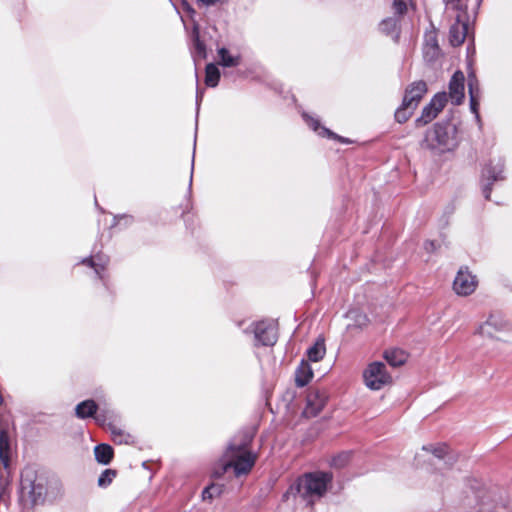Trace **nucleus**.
I'll return each instance as SVG.
<instances>
[{"label":"nucleus","mask_w":512,"mask_h":512,"mask_svg":"<svg viewBox=\"0 0 512 512\" xmlns=\"http://www.w3.org/2000/svg\"><path fill=\"white\" fill-rule=\"evenodd\" d=\"M459 144L458 128L453 122L437 123L425 133L421 142L422 148L436 154L454 150Z\"/></svg>","instance_id":"f257e3e1"},{"label":"nucleus","mask_w":512,"mask_h":512,"mask_svg":"<svg viewBox=\"0 0 512 512\" xmlns=\"http://www.w3.org/2000/svg\"><path fill=\"white\" fill-rule=\"evenodd\" d=\"M45 479L33 467H25L21 472L19 502L23 509H33L44 501Z\"/></svg>","instance_id":"f03ea898"},{"label":"nucleus","mask_w":512,"mask_h":512,"mask_svg":"<svg viewBox=\"0 0 512 512\" xmlns=\"http://www.w3.org/2000/svg\"><path fill=\"white\" fill-rule=\"evenodd\" d=\"M333 475L330 472L315 471L304 474L297 483V492L302 500L312 505L322 498L331 486Z\"/></svg>","instance_id":"7ed1b4c3"},{"label":"nucleus","mask_w":512,"mask_h":512,"mask_svg":"<svg viewBox=\"0 0 512 512\" xmlns=\"http://www.w3.org/2000/svg\"><path fill=\"white\" fill-rule=\"evenodd\" d=\"M248 442L249 439H245L240 444L231 443L229 445L221 474L231 467L237 476L247 474L252 469L256 461V455L247 450Z\"/></svg>","instance_id":"20e7f679"},{"label":"nucleus","mask_w":512,"mask_h":512,"mask_svg":"<svg viewBox=\"0 0 512 512\" xmlns=\"http://www.w3.org/2000/svg\"><path fill=\"white\" fill-rule=\"evenodd\" d=\"M365 385L371 390H380L385 385L391 383V376L386 371L385 364L382 362H373L363 372Z\"/></svg>","instance_id":"39448f33"},{"label":"nucleus","mask_w":512,"mask_h":512,"mask_svg":"<svg viewBox=\"0 0 512 512\" xmlns=\"http://www.w3.org/2000/svg\"><path fill=\"white\" fill-rule=\"evenodd\" d=\"M257 345L273 346L277 342V328L272 320H262L251 325Z\"/></svg>","instance_id":"423d86ee"},{"label":"nucleus","mask_w":512,"mask_h":512,"mask_svg":"<svg viewBox=\"0 0 512 512\" xmlns=\"http://www.w3.org/2000/svg\"><path fill=\"white\" fill-rule=\"evenodd\" d=\"M477 498L485 510L507 508L505 493L498 488L485 489L477 495Z\"/></svg>","instance_id":"0eeeda50"},{"label":"nucleus","mask_w":512,"mask_h":512,"mask_svg":"<svg viewBox=\"0 0 512 512\" xmlns=\"http://www.w3.org/2000/svg\"><path fill=\"white\" fill-rule=\"evenodd\" d=\"M477 284L476 276L467 268H461L454 279L453 289L460 296H468L475 291Z\"/></svg>","instance_id":"6e6552de"},{"label":"nucleus","mask_w":512,"mask_h":512,"mask_svg":"<svg viewBox=\"0 0 512 512\" xmlns=\"http://www.w3.org/2000/svg\"><path fill=\"white\" fill-rule=\"evenodd\" d=\"M327 399L328 397L325 391L311 389L306 397V406L303 410V416L306 418L316 417L324 408Z\"/></svg>","instance_id":"1a4fd4ad"},{"label":"nucleus","mask_w":512,"mask_h":512,"mask_svg":"<svg viewBox=\"0 0 512 512\" xmlns=\"http://www.w3.org/2000/svg\"><path fill=\"white\" fill-rule=\"evenodd\" d=\"M504 171V163L501 160H498L496 163L490 162L482 171V177L487 181L486 184L483 185V194L486 199L490 198V193L492 190V185L495 181L503 180L504 176L502 175Z\"/></svg>","instance_id":"9d476101"},{"label":"nucleus","mask_w":512,"mask_h":512,"mask_svg":"<svg viewBox=\"0 0 512 512\" xmlns=\"http://www.w3.org/2000/svg\"><path fill=\"white\" fill-rule=\"evenodd\" d=\"M511 325L501 317L491 315L484 323H482L476 333L483 337L493 338L496 332L508 331Z\"/></svg>","instance_id":"9b49d317"},{"label":"nucleus","mask_w":512,"mask_h":512,"mask_svg":"<svg viewBox=\"0 0 512 512\" xmlns=\"http://www.w3.org/2000/svg\"><path fill=\"white\" fill-rule=\"evenodd\" d=\"M427 92L426 82L419 80L411 83L405 90L403 102L406 107L416 109L420 100Z\"/></svg>","instance_id":"f8f14e48"},{"label":"nucleus","mask_w":512,"mask_h":512,"mask_svg":"<svg viewBox=\"0 0 512 512\" xmlns=\"http://www.w3.org/2000/svg\"><path fill=\"white\" fill-rule=\"evenodd\" d=\"M441 50L438 44L437 33L434 30L427 31L424 35L423 57L426 62H434L439 58Z\"/></svg>","instance_id":"ddd939ff"},{"label":"nucleus","mask_w":512,"mask_h":512,"mask_svg":"<svg viewBox=\"0 0 512 512\" xmlns=\"http://www.w3.org/2000/svg\"><path fill=\"white\" fill-rule=\"evenodd\" d=\"M464 81L463 72L456 71L449 83V97L455 105L461 104L464 99Z\"/></svg>","instance_id":"4468645a"},{"label":"nucleus","mask_w":512,"mask_h":512,"mask_svg":"<svg viewBox=\"0 0 512 512\" xmlns=\"http://www.w3.org/2000/svg\"><path fill=\"white\" fill-rule=\"evenodd\" d=\"M468 24L461 19V15H457L456 22L450 27L449 41L452 46L461 45L467 36Z\"/></svg>","instance_id":"2eb2a0df"},{"label":"nucleus","mask_w":512,"mask_h":512,"mask_svg":"<svg viewBox=\"0 0 512 512\" xmlns=\"http://www.w3.org/2000/svg\"><path fill=\"white\" fill-rule=\"evenodd\" d=\"M381 33L390 36L394 42L400 38V19L397 16H391L383 19L379 24Z\"/></svg>","instance_id":"dca6fc26"},{"label":"nucleus","mask_w":512,"mask_h":512,"mask_svg":"<svg viewBox=\"0 0 512 512\" xmlns=\"http://www.w3.org/2000/svg\"><path fill=\"white\" fill-rule=\"evenodd\" d=\"M302 116H303L305 122L307 123V125H309L313 129V131H315L318 135L323 136V137L338 139L340 141L346 142V140L337 136L334 132H332L328 128L322 126L318 119H316L312 116H309L307 113H303Z\"/></svg>","instance_id":"f3484780"},{"label":"nucleus","mask_w":512,"mask_h":512,"mask_svg":"<svg viewBox=\"0 0 512 512\" xmlns=\"http://www.w3.org/2000/svg\"><path fill=\"white\" fill-rule=\"evenodd\" d=\"M97 411L98 405L91 399L82 401L75 407V414L79 419L94 417Z\"/></svg>","instance_id":"a211bd4d"},{"label":"nucleus","mask_w":512,"mask_h":512,"mask_svg":"<svg viewBox=\"0 0 512 512\" xmlns=\"http://www.w3.org/2000/svg\"><path fill=\"white\" fill-rule=\"evenodd\" d=\"M313 377V372L310 365L302 361L296 371L295 382L298 387H303L309 383Z\"/></svg>","instance_id":"6ab92c4d"},{"label":"nucleus","mask_w":512,"mask_h":512,"mask_svg":"<svg viewBox=\"0 0 512 512\" xmlns=\"http://www.w3.org/2000/svg\"><path fill=\"white\" fill-rule=\"evenodd\" d=\"M10 441L8 433L0 428V463L7 468L9 465Z\"/></svg>","instance_id":"aec40b11"},{"label":"nucleus","mask_w":512,"mask_h":512,"mask_svg":"<svg viewBox=\"0 0 512 512\" xmlns=\"http://www.w3.org/2000/svg\"><path fill=\"white\" fill-rule=\"evenodd\" d=\"M384 358L393 367L403 365L407 360V354L401 349H391L385 352Z\"/></svg>","instance_id":"412c9836"},{"label":"nucleus","mask_w":512,"mask_h":512,"mask_svg":"<svg viewBox=\"0 0 512 512\" xmlns=\"http://www.w3.org/2000/svg\"><path fill=\"white\" fill-rule=\"evenodd\" d=\"M96 460L104 465H107L113 457V449L107 444L97 445L94 449Z\"/></svg>","instance_id":"4be33fe9"},{"label":"nucleus","mask_w":512,"mask_h":512,"mask_svg":"<svg viewBox=\"0 0 512 512\" xmlns=\"http://www.w3.org/2000/svg\"><path fill=\"white\" fill-rule=\"evenodd\" d=\"M326 353L324 340H318L312 347L307 350L308 359L312 362L320 361Z\"/></svg>","instance_id":"5701e85b"},{"label":"nucleus","mask_w":512,"mask_h":512,"mask_svg":"<svg viewBox=\"0 0 512 512\" xmlns=\"http://www.w3.org/2000/svg\"><path fill=\"white\" fill-rule=\"evenodd\" d=\"M220 80V71L212 63L208 64L205 69V84L209 87H216Z\"/></svg>","instance_id":"b1692460"},{"label":"nucleus","mask_w":512,"mask_h":512,"mask_svg":"<svg viewBox=\"0 0 512 512\" xmlns=\"http://www.w3.org/2000/svg\"><path fill=\"white\" fill-rule=\"evenodd\" d=\"M107 262L108 260L100 255H97L95 259L90 257L82 260L83 264L90 266L95 270V273L99 276V278H102L101 270H104Z\"/></svg>","instance_id":"393cba45"},{"label":"nucleus","mask_w":512,"mask_h":512,"mask_svg":"<svg viewBox=\"0 0 512 512\" xmlns=\"http://www.w3.org/2000/svg\"><path fill=\"white\" fill-rule=\"evenodd\" d=\"M220 57V64L225 67H234L239 64V57L231 56L226 48H220L218 50Z\"/></svg>","instance_id":"a878e982"},{"label":"nucleus","mask_w":512,"mask_h":512,"mask_svg":"<svg viewBox=\"0 0 512 512\" xmlns=\"http://www.w3.org/2000/svg\"><path fill=\"white\" fill-rule=\"evenodd\" d=\"M109 430L112 434L113 441L117 444L129 443L131 436L129 434H125L121 429L117 428L115 425L109 423Z\"/></svg>","instance_id":"bb28decb"},{"label":"nucleus","mask_w":512,"mask_h":512,"mask_svg":"<svg viewBox=\"0 0 512 512\" xmlns=\"http://www.w3.org/2000/svg\"><path fill=\"white\" fill-rule=\"evenodd\" d=\"M350 458V452H341L331 459L330 465L337 469L344 468L350 462Z\"/></svg>","instance_id":"cd10ccee"},{"label":"nucleus","mask_w":512,"mask_h":512,"mask_svg":"<svg viewBox=\"0 0 512 512\" xmlns=\"http://www.w3.org/2000/svg\"><path fill=\"white\" fill-rule=\"evenodd\" d=\"M448 100V95L445 92L437 93L432 100L430 101V105L434 108L438 114L443 110Z\"/></svg>","instance_id":"c85d7f7f"},{"label":"nucleus","mask_w":512,"mask_h":512,"mask_svg":"<svg viewBox=\"0 0 512 512\" xmlns=\"http://www.w3.org/2000/svg\"><path fill=\"white\" fill-rule=\"evenodd\" d=\"M423 451L429 452L438 459H443L447 454V446L444 444L438 445H425L422 447Z\"/></svg>","instance_id":"c756f323"},{"label":"nucleus","mask_w":512,"mask_h":512,"mask_svg":"<svg viewBox=\"0 0 512 512\" xmlns=\"http://www.w3.org/2000/svg\"><path fill=\"white\" fill-rule=\"evenodd\" d=\"M414 110L415 109H410L409 107H406L405 103L402 102V105L395 112V119L399 123H404L411 117Z\"/></svg>","instance_id":"7c9ffc66"},{"label":"nucleus","mask_w":512,"mask_h":512,"mask_svg":"<svg viewBox=\"0 0 512 512\" xmlns=\"http://www.w3.org/2000/svg\"><path fill=\"white\" fill-rule=\"evenodd\" d=\"M438 113L434 111V108L431 107L430 104L425 106L422 110L421 116L417 119L418 123L427 124L430 121H432L434 118H436Z\"/></svg>","instance_id":"2f4dec72"},{"label":"nucleus","mask_w":512,"mask_h":512,"mask_svg":"<svg viewBox=\"0 0 512 512\" xmlns=\"http://www.w3.org/2000/svg\"><path fill=\"white\" fill-rule=\"evenodd\" d=\"M222 493V487L217 484H212L206 487L202 492L203 500H211L213 497L218 496Z\"/></svg>","instance_id":"473e14b6"},{"label":"nucleus","mask_w":512,"mask_h":512,"mask_svg":"<svg viewBox=\"0 0 512 512\" xmlns=\"http://www.w3.org/2000/svg\"><path fill=\"white\" fill-rule=\"evenodd\" d=\"M113 415V411L109 409H103L100 410L99 412H96V414L94 415V419L97 424L103 426L106 424L107 421H110L113 418Z\"/></svg>","instance_id":"72a5a7b5"},{"label":"nucleus","mask_w":512,"mask_h":512,"mask_svg":"<svg viewBox=\"0 0 512 512\" xmlns=\"http://www.w3.org/2000/svg\"><path fill=\"white\" fill-rule=\"evenodd\" d=\"M116 476V471L112 469H106L98 478V485L105 487L109 485Z\"/></svg>","instance_id":"f704fd0d"},{"label":"nucleus","mask_w":512,"mask_h":512,"mask_svg":"<svg viewBox=\"0 0 512 512\" xmlns=\"http://www.w3.org/2000/svg\"><path fill=\"white\" fill-rule=\"evenodd\" d=\"M407 1L406 0H394L392 3V10L394 16L401 17L407 12Z\"/></svg>","instance_id":"c9c22d12"},{"label":"nucleus","mask_w":512,"mask_h":512,"mask_svg":"<svg viewBox=\"0 0 512 512\" xmlns=\"http://www.w3.org/2000/svg\"><path fill=\"white\" fill-rule=\"evenodd\" d=\"M468 88H469V96L472 97H480V89L478 85V80L475 76H469L468 81Z\"/></svg>","instance_id":"e433bc0d"},{"label":"nucleus","mask_w":512,"mask_h":512,"mask_svg":"<svg viewBox=\"0 0 512 512\" xmlns=\"http://www.w3.org/2000/svg\"><path fill=\"white\" fill-rule=\"evenodd\" d=\"M194 48H195V53L197 54L198 57L200 58H204L205 57V45L203 42H201L199 40L198 37L195 38L194 40Z\"/></svg>","instance_id":"4c0bfd02"},{"label":"nucleus","mask_w":512,"mask_h":512,"mask_svg":"<svg viewBox=\"0 0 512 512\" xmlns=\"http://www.w3.org/2000/svg\"><path fill=\"white\" fill-rule=\"evenodd\" d=\"M479 99H480V97H473V96L470 97V109L476 115L477 118H479V114H478Z\"/></svg>","instance_id":"58836bf2"},{"label":"nucleus","mask_w":512,"mask_h":512,"mask_svg":"<svg viewBox=\"0 0 512 512\" xmlns=\"http://www.w3.org/2000/svg\"><path fill=\"white\" fill-rule=\"evenodd\" d=\"M446 7L454 10H461L462 5L460 0H444Z\"/></svg>","instance_id":"ea45409f"},{"label":"nucleus","mask_w":512,"mask_h":512,"mask_svg":"<svg viewBox=\"0 0 512 512\" xmlns=\"http://www.w3.org/2000/svg\"><path fill=\"white\" fill-rule=\"evenodd\" d=\"M436 243L434 241H430V240H427L425 243H424V249L431 253V252H434L436 250Z\"/></svg>","instance_id":"a19ab883"},{"label":"nucleus","mask_w":512,"mask_h":512,"mask_svg":"<svg viewBox=\"0 0 512 512\" xmlns=\"http://www.w3.org/2000/svg\"><path fill=\"white\" fill-rule=\"evenodd\" d=\"M198 1L203 3L206 6H211L218 2V0H198Z\"/></svg>","instance_id":"79ce46f5"},{"label":"nucleus","mask_w":512,"mask_h":512,"mask_svg":"<svg viewBox=\"0 0 512 512\" xmlns=\"http://www.w3.org/2000/svg\"><path fill=\"white\" fill-rule=\"evenodd\" d=\"M482 0H475V7L478 8L480 6Z\"/></svg>","instance_id":"37998d69"},{"label":"nucleus","mask_w":512,"mask_h":512,"mask_svg":"<svg viewBox=\"0 0 512 512\" xmlns=\"http://www.w3.org/2000/svg\"><path fill=\"white\" fill-rule=\"evenodd\" d=\"M0 485H2V475L0 474Z\"/></svg>","instance_id":"c03bdc74"}]
</instances>
